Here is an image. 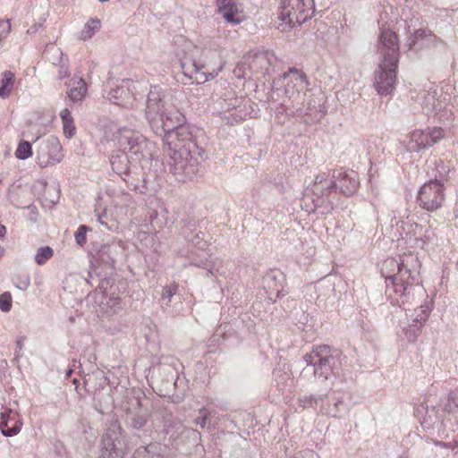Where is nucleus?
Returning <instances> with one entry per match:
<instances>
[{
    "instance_id": "nucleus-1",
    "label": "nucleus",
    "mask_w": 458,
    "mask_h": 458,
    "mask_svg": "<svg viewBox=\"0 0 458 458\" xmlns=\"http://www.w3.org/2000/svg\"><path fill=\"white\" fill-rule=\"evenodd\" d=\"M420 262L417 254L403 253L398 259L388 258L381 267V275L386 279V293L399 306L415 301L422 297L424 288L420 284Z\"/></svg>"
},
{
    "instance_id": "nucleus-2",
    "label": "nucleus",
    "mask_w": 458,
    "mask_h": 458,
    "mask_svg": "<svg viewBox=\"0 0 458 458\" xmlns=\"http://www.w3.org/2000/svg\"><path fill=\"white\" fill-rule=\"evenodd\" d=\"M281 78L284 84V98L282 106L286 112L294 114H311L317 111L319 103H317L311 96L307 99L309 81L306 73L295 67H290Z\"/></svg>"
},
{
    "instance_id": "nucleus-3",
    "label": "nucleus",
    "mask_w": 458,
    "mask_h": 458,
    "mask_svg": "<svg viewBox=\"0 0 458 458\" xmlns=\"http://www.w3.org/2000/svg\"><path fill=\"white\" fill-rule=\"evenodd\" d=\"M145 116L154 133L162 137L186 123L183 114L175 107L167 106L157 88L150 89L148 95Z\"/></svg>"
},
{
    "instance_id": "nucleus-4",
    "label": "nucleus",
    "mask_w": 458,
    "mask_h": 458,
    "mask_svg": "<svg viewBox=\"0 0 458 458\" xmlns=\"http://www.w3.org/2000/svg\"><path fill=\"white\" fill-rule=\"evenodd\" d=\"M344 359L341 350L327 344L314 345L303 356L307 368L312 367L313 376L321 381L341 377L344 375Z\"/></svg>"
},
{
    "instance_id": "nucleus-5",
    "label": "nucleus",
    "mask_w": 458,
    "mask_h": 458,
    "mask_svg": "<svg viewBox=\"0 0 458 458\" xmlns=\"http://www.w3.org/2000/svg\"><path fill=\"white\" fill-rule=\"evenodd\" d=\"M422 112L439 123L450 122L454 118L452 96L435 83H430L418 95Z\"/></svg>"
},
{
    "instance_id": "nucleus-6",
    "label": "nucleus",
    "mask_w": 458,
    "mask_h": 458,
    "mask_svg": "<svg viewBox=\"0 0 458 458\" xmlns=\"http://www.w3.org/2000/svg\"><path fill=\"white\" fill-rule=\"evenodd\" d=\"M181 235L189 248L190 265L206 267L208 256H212L208 249L209 240L206 239L207 233L200 230L197 221L188 220L181 228Z\"/></svg>"
},
{
    "instance_id": "nucleus-7",
    "label": "nucleus",
    "mask_w": 458,
    "mask_h": 458,
    "mask_svg": "<svg viewBox=\"0 0 458 458\" xmlns=\"http://www.w3.org/2000/svg\"><path fill=\"white\" fill-rule=\"evenodd\" d=\"M202 55L208 58L209 55L219 57L216 52L211 50L204 51ZM181 68L183 76L188 79L190 83L203 84L209 80L216 78L224 67L220 61L219 65L216 66L212 61L196 60L193 57L184 56L181 59Z\"/></svg>"
},
{
    "instance_id": "nucleus-8",
    "label": "nucleus",
    "mask_w": 458,
    "mask_h": 458,
    "mask_svg": "<svg viewBox=\"0 0 458 458\" xmlns=\"http://www.w3.org/2000/svg\"><path fill=\"white\" fill-rule=\"evenodd\" d=\"M203 153V149L200 152H195L178 150V148L174 152L166 153L169 156L170 173L180 182L191 180L200 170Z\"/></svg>"
},
{
    "instance_id": "nucleus-9",
    "label": "nucleus",
    "mask_w": 458,
    "mask_h": 458,
    "mask_svg": "<svg viewBox=\"0 0 458 458\" xmlns=\"http://www.w3.org/2000/svg\"><path fill=\"white\" fill-rule=\"evenodd\" d=\"M117 141L122 150L135 163H140L141 160L153 157L154 143L148 141L139 131L127 128L120 129Z\"/></svg>"
},
{
    "instance_id": "nucleus-10",
    "label": "nucleus",
    "mask_w": 458,
    "mask_h": 458,
    "mask_svg": "<svg viewBox=\"0 0 458 458\" xmlns=\"http://www.w3.org/2000/svg\"><path fill=\"white\" fill-rule=\"evenodd\" d=\"M315 13L314 0H281L279 19L293 29L310 19Z\"/></svg>"
},
{
    "instance_id": "nucleus-11",
    "label": "nucleus",
    "mask_w": 458,
    "mask_h": 458,
    "mask_svg": "<svg viewBox=\"0 0 458 458\" xmlns=\"http://www.w3.org/2000/svg\"><path fill=\"white\" fill-rule=\"evenodd\" d=\"M415 415L420 418V425L425 432L432 437L446 438L449 437L446 416L442 410L435 406L420 404L415 410Z\"/></svg>"
},
{
    "instance_id": "nucleus-12",
    "label": "nucleus",
    "mask_w": 458,
    "mask_h": 458,
    "mask_svg": "<svg viewBox=\"0 0 458 458\" xmlns=\"http://www.w3.org/2000/svg\"><path fill=\"white\" fill-rule=\"evenodd\" d=\"M162 141L165 153L174 152L176 148L195 152L202 151L195 140L194 128L188 123L165 133Z\"/></svg>"
},
{
    "instance_id": "nucleus-13",
    "label": "nucleus",
    "mask_w": 458,
    "mask_h": 458,
    "mask_svg": "<svg viewBox=\"0 0 458 458\" xmlns=\"http://www.w3.org/2000/svg\"><path fill=\"white\" fill-rule=\"evenodd\" d=\"M127 451L125 435L117 421L110 423L102 437L100 458H124Z\"/></svg>"
},
{
    "instance_id": "nucleus-14",
    "label": "nucleus",
    "mask_w": 458,
    "mask_h": 458,
    "mask_svg": "<svg viewBox=\"0 0 458 458\" xmlns=\"http://www.w3.org/2000/svg\"><path fill=\"white\" fill-rule=\"evenodd\" d=\"M334 191H335V179L333 177V170L330 173H318L304 191L303 201L310 197V194L317 197L312 199V206L306 205V210L315 212L318 207L323 204L322 197L328 196Z\"/></svg>"
},
{
    "instance_id": "nucleus-15",
    "label": "nucleus",
    "mask_w": 458,
    "mask_h": 458,
    "mask_svg": "<svg viewBox=\"0 0 458 458\" xmlns=\"http://www.w3.org/2000/svg\"><path fill=\"white\" fill-rule=\"evenodd\" d=\"M445 190L444 183L440 180L430 179L419 191L418 201L420 206L429 212L437 210L445 202Z\"/></svg>"
},
{
    "instance_id": "nucleus-16",
    "label": "nucleus",
    "mask_w": 458,
    "mask_h": 458,
    "mask_svg": "<svg viewBox=\"0 0 458 458\" xmlns=\"http://www.w3.org/2000/svg\"><path fill=\"white\" fill-rule=\"evenodd\" d=\"M37 141L36 159L39 166L47 167L62 161L63 148L56 137L50 135L40 140L38 139Z\"/></svg>"
},
{
    "instance_id": "nucleus-17",
    "label": "nucleus",
    "mask_w": 458,
    "mask_h": 458,
    "mask_svg": "<svg viewBox=\"0 0 458 458\" xmlns=\"http://www.w3.org/2000/svg\"><path fill=\"white\" fill-rule=\"evenodd\" d=\"M377 53L379 63L399 64V39L394 31L386 28L381 30L377 44Z\"/></svg>"
},
{
    "instance_id": "nucleus-18",
    "label": "nucleus",
    "mask_w": 458,
    "mask_h": 458,
    "mask_svg": "<svg viewBox=\"0 0 458 458\" xmlns=\"http://www.w3.org/2000/svg\"><path fill=\"white\" fill-rule=\"evenodd\" d=\"M398 64L379 63L378 69L375 72L374 86L380 95H387L393 92L397 76Z\"/></svg>"
},
{
    "instance_id": "nucleus-19",
    "label": "nucleus",
    "mask_w": 458,
    "mask_h": 458,
    "mask_svg": "<svg viewBox=\"0 0 458 458\" xmlns=\"http://www.w3.org/2000/svg\"><path fill=\"white\" fill-rule=\"evenodd\" d=\"M425 165L428 175L440 182L448 178L454 169V163L446 153L429 156Z\"/></svg>"
},
{
    "instance_id": "nucleus-20",
    "label": "nucleus",
    "mask_w": 458,
    "mask_h": 458,
    "mask_svg": "<svg viewBox=\"0 0 458 458\" xmlns=\"http://www.w3.org/2000/svg\"><path fill=\"white\" fill-rule=\"evenodd\" d=\"M348 412V404L344 401V397L339 392L330 390L326 394H323L320 410L321 415L341 419L347 415Z\"/></svg>"
},
{
    "instance_id": "nucleus-21",
    "label": "nucleus",
    "mask_w": 458,
    "mask_h": 458,
    "mask_svg": "<svg viewBox=\"0 0 458 458\" xmlns=\"http://www.w3.org/2000/svg\"><path fill=\"white\" fill-rule=\"evenodd\" d=\"M124 411V421L128 427L134 429H140L148 422V411L142 410L140 399L135 397L130 399L127 402Z\"/></svg>"
},
{
    "instance_id": "nucleus-22",
    "label": "nucleus",
    "mask_w": 458,
    "mask_h": 458,
    "mask_svg": "<svg viewBox=\"0 0 458 458\" xmlns=\"http://www.w3.org/2000/svg\"><path fill=\"white\" fill-rule=\"evenodd\" d=\"M276 57L271 52H261L255 54L250 58L247 64L250 75H269L273 72V65Z\"/></svg>"
},
{
    "instance_id": "nucleus-23",
    "label": "nucleus",
    "mask_w": 458,
    "mask_h": 458,
    "mask_svg": "<svg viewBox=\"0 0 458 458\" xmlns=\"http://www.w3.org/2000/svg\"><path fill=\"white\" fill-rule=\"evenodd\" d=\"M333 177L335 179V191L343 195L351 196L359 188L357 174L353 171L333 170Z\"/></svg>"
},
{
    "instance_id": "nucleus-24",
    "label": "nucleus",
    "mask_w": 458,
    "mask_h": 458,
    "mask_svg": "<svg viewBox=\"0 0 458 458\" xmlns=\"http://www.w3.org/2000/svg\"><path fill=\"white\" fill-rule=\"evenodd\" d=\"M22 427V422L19 419L17 412L12 410L5 411L1 413L0 430L5 437H13L17 435Z\"/></svg>"
},
{
    "instance_id": "nucleus-25",
    "label": "nucleus",
    "mask_w": 458,
    "mask_h": 458,
    "mask_svg": "<svg viewBox=\"0 0 458 458\" xmlns=\"http://www.w3.org/2000/svg\"><path fill=\"white\" fill-rule=\"evenodd\" d=\"M110 164L113 171L120 175L124 181H126V176H129L133 169H136L135 161L123 151L121 154L113 155L110 159Z\"/></svg>"
},
{
    "instance_id": "nucleus-26",
    "label": "nucleus",
    "mask_w": 458,
    "mask_h": 458,
    "mask_svg": "<svg viewBox=\"0 0 458 458\" xmlns=\"http://www.w3.org/2000/svg\"><path fill=\"white\" fill-rule=\"evenodd\" d=\"M218 13L222 17L231 24H239L242 21V17L235 5L234 0H216Z\"/></svg>"
},
{
    "instance_id": "nucleus-27",
    "label": "nucleus",
    "mask_w": 458,
    "mask_h": 458,
    "mask_svg": "<svg viewBox=\"0 0 458 458\" xmlns=\"http://www.w3.org/2000/svg\"><path fill=\"white\" fill-rule=\"evenodd\" d=\"M406 148L409 152L419 153L429 148L427 132L422 130H414L407 136Z\"/></svg>"
},
{
    "instance_id": "nucleus-28",
    "label": "nucleus",
    "mask_w": 458,
    "mask_h": 458,
    "mask_svg": "<svg viewBox=\"0 0 458 458\" xmlns=\"http://www.w3.org/2000/svg\"><path fill=\"white\" fill-rule=\"evenodd\" d=\"M280 279L277 280V276L276 274L267 275L264 278V288L267 291L268 298L276 301L280 296L283 291V283H282V275L279 274Z\"/></svg>"
},
{
    "instance_id": "nucleus-29",
    "label": "nucleus",
    "mask_w": 458,
    "mask_h": 458,
    "mask_svg": "<svg viewBox=\"0 0 458 458\" xmlns=\"http://www.w3.org/2000/svg\"><path fill=\"white\" fill-rule=\"evenodd\" d=\"M70 89L68 91V97L73 103L81 102L86 96L87 93V84L83 79L79 78L78 80H74L72 84H70Z\"/></svg>"
},
{
    "instance_id": "nucleus-30",
    "label": "nucleus",
    "mask_w": 458,
    "mask_h": 458,
    "mask_svg": "<svg viewBox=\"0 0 458 458\" xmlns=\"http://www.w3.org/2000/svg\"><path fill=\"white\" fill-rule=\"evenodd\" d=\"M14 84V74L10 71H5L0 78V98H6L10 96Z\"/></svg>"
},
{
    "instance_id": "nucleus-31",
    "label": "nucleus",
    "mask_w": 458,
    "mask_h": 458,
    "mask_svg": "<svg viewBox=\"0 0 458 458\" xmlns=\"http://www.w3.org/2000/svg\"><path fill=\"white\" fill-rule=\"evenodd\" d=\"M43 57L55 66L64 61L62 50L53 44H49L46 47L43 52Z\"/></svg>"
},
{
    "instance_id": "nucleus-32",
    "label": "nucleus",
    "mask_w": 458,
    "mask_h": 458,
    "mask_svg": "<svg viewBox=\"0 0 458 458\" xmlns=\"http://www.w3.org/2000/svg\"><path fill=\"white\" fill-rule=\"evenodd\" d=\"M181 364L179 360L173 356L163 357L160 361V369L167 371V377H170L171 380H174L177 377L178 367Z\"/></svg>"
},
{
    "instance_id": "nucleus-33",
    "label": "nucleus",
    "mask_w": 458,
    "mask_h": 458,
    "mask_svg": "<svg viewBox=\"0 0 458 458\" xmlns=\"http://www.w3.org/2000/svg\"><path fill=\"white\" fill-rule=\"evenodd\" d=\"M157 449V445L155 444L139 447L135 451L132 458H164L159 454H156Z\"/></svg>"
},
{
    "instance_id": "nucleus-34",
    "label": "nucleus",
    "mask_w": 458,
    "mask_h": 458,
    "mask_svg": "<svg viewBox=\"0 0 458 458\" xmlns=\"http://www.w3.org/2000/svg\"><path fill=\"white\" fill-rule=\"evenodd\" d=\"M100 30V21L98 19H91L85 25L81 32V39L87 40L93 37V35Z\"/></svg>"
},
{
    "instance_id": "nucleus-35",
    "label": "nucleus",
    "mask_w": 458,
    "mask_h": 458,
    "mask_svg": "<svg viewBox=\"0 0 458 458\" xmlns=\"http://www.w3.org/2000/svg\"><path fill=\"white\" fill-rule=\"evenodd\" d=\"M274 377L277 386L281 390H284L289 386L293 381L291 373L288 371H283L281 369H275Z\"/></svg>"
},
{
    "instance_id": "nucleus-36",
    "label": "nucleus",
    "mask_w": 458,
    "mask_h": 458,
    "mask_svg": "<svg viewBox=\"0 0 458 458\" xmlns=\"http://www.w3.org/2000/svg\"><path fill=\"white\" fill-rule=\"evenodd\" d=\"M31 144L27 140H21L15 150V157L20 160L28 159L32 156Z\"/></svg>"
},
{
    "instance_id": "nucleus-37",
    "label": "nucleus",
    "mask_w": 458,
    "mask_h": 458,
    "mask_svg": "<svg viewBox=\"0 0 458 458\" xmlns=\"http://www.w3.org/2000/svg\"><path fill=\"white\" fill-rule=\"evenodd\" d=\"M427 132L429 148L439 142L445 136V131L441 127L435 126L428 129Z\"/></svg>"
},
{
    "instance_id": "nucleus-38",
    "label": "nucleus",
    "mask_w": 458,
    "mask_h": 458,
    "mask_svg": "<svg viewBox=\"0 0 458 458\" xmlns=\"http://www.w3.org/2000/svg\"><path fill=\"white\" fill-rule=\"evenodd\" d=\"M178 290V285L176 284H171L169 285H165L162 289L161 301L166 306H170L172 301V298L176 294Z\"/></svg>"
},
{
    "instance_id": "nucleus-39",
    "label": "nucleus",
    "mask_w": 458,
    "mask_h": 458,
    "mask_svg": "<svg viewBox=\"0 0 458 458\" xmlns=\"http://www.w3.org/2000/svg\"><path fill=\"white\" fill-rule=\"evenodd\" d=\"M53 256V250L47 246L38 250L35 256V261L38 265L45 264Z\"/></svg>"
},
{
    "instance_id": "nucleus-40",
    "label": "nucleus",
    "mask_w": 458,
    "mask_h": 458,
    "mask_svg": "<svg viewBox=\"0 0 458 458\" xmlns=\"http://www.w3.org/2000/svg\"><path fill=\"white\" fill-rule=\"evenodd\" d=\"M410 222H411L410 220H409V222L402 221V228L403 230H405V225L409 226L410 228L406 232V235L407 236L412 235L415 237L416 240H418L422 235V233H421L422 228L420 226H419L416 223L409 224Z\"/></svg>"
},
{
    "instance_id": "nucleus-41",
    "label": "nucleus",
    "mask_w": 458,
    "mask_h": 458,
    "mask_svg": "<svg viewBox=\"0 0 458 458\" xmlns=\"http://www.w3.org/2000/svg\"><path fill=\"white\" fill-rule=\"evenodd\" d=\"M13 305V297L9 292H4L0 294V310L3 312L11 310Z\"/></svg>"
},
{
    "instance_id": "nucleus-42",
    "label": "nucleus",
    "mask_w": 458,
    "mask_h": 458,
    "mask_svg": "<svg viewBox=\"0 0 458 458\" xmlns=\"http://www.w3.org/2000/svg\"><path fill=\"white\" fill-rule=\"evenodd\" d=\"M89 231V227L85 225H81L78 227L74 233L75 242L78 245L83 246L86 242V233Z\"/></svg>"
},
{
    "instance_id": "nucleus-43",
    "label": "nucleus",
    "mask_w": 458,
    "mask_h": 458,
    "mask_svg": "<svg viewBox=\"0 0 458 458\" xmlns=\"http://www.w3.org/2000/svg\"><path fill=\"white\" fill-rule=\"evenodd\" d=\"M212 266H215V273L217 275V280H215V283L218 284L220 285V280L219 277L226 278L228 276V273L225 268H224V262L220 261L217 263V261H212Z\"/></svg>"
},
{
    "instance_id": "nucleus-44",
    "label": "nucleus",
    "mask_w": 458,
    "mask_h": 458,
    "mask_svg": "<svg viewBox=\"0 0 458 458\" xmlns=\"http://www.w3.org/2000/svg\"><path fill=\"white\" fill-rule=\"evenodd\" d=\"M199 416L198 418H196L193 422L196 425H199L201 428H204L207 425L208 416L210 413L206 408H201L199 411Z\"/></svg>"
},
{
    "instance_id": "nucleus-45",
    "label": "nucleus",
    "mask_w": 458,
    "mask_h": 458,
    "mask_svg": "<svg viewBox=\"0 0 458 458\" xmlns=\"http://www.w3.org/2000/svg\"><path fill=\"white\" fill-rule=\"evenodd\" d=\"M420 332V327L415 324L409 328H404L405 337L409 342H415Z\"/></svg>"
},
{
    "instance_id": "nucleus-46",
    "label": "nucleus",
    "mask_w": 458,
    "mask_h": 458,
    "mask_svg": "<svg viewBox=\"0 0 458 458\" xmlns=\"http://www.w3.org/2000/svg\"><path fill=\"white\" fill-rule=\"evenodd\" d=\"M210 258L211 256H208V265L206 267H199L206 270L205 276L212 278L215 282V280H217V275L215 273V266H212V260H210Z\"/></svg>"
},
{
    "instance_id": "nucleus-47",
    "label": "nucleus",
    "mask_w": 458,
    "mask_h": 458,
    "mask_svg": "<svg viewBox=\"0 0 458 458\" xmlns=\"http://www.w3.org/2000/svg\"><path fill=\"white\" fill-rule=\"evenodd\" d=\"M318 291H319V293L318 295V300L320 301L322 296L327 295L326 292H328L329 293H333L335 291V287L332 284H319Z\"/></svg>"
},
{
    "instance_id": "nucleus-48",
    "label": "nucleus",
    "mask_w": 458,
    "mask_h": 458,
    "mask_svg": "<svg viewBox=\"0 0 458 458\" xmlns=\"http://www.w3.org/2000/svg\"><path fill=\"white\" fill-rule=\"evenodd\" d=\"M56 66H58L57 78L59 80H63L69 75V68H68L66 62L64 61L63 63H61L60 64H57Z\"/></svg>"
},
{
    "instance_id": "nucleus-49",
    "label": "nucleus",
    "mask_w": 458,
    "mask_h": 458,
    "mask_svg": "<svg viewBox=\"0 0 458 458\" xmlns=\"http://www.w3.org/2000/svg\"><path fill=\"white\" fill-rule=\"evenodd\" d=\"M420 313L417 314L416 318H415L416 322L425 321L428 318L429 312H430V309L428 305L420 306Z\"/></svg>"
},
{
    "instance_id": "nucleus-50",
    "label": "nucleus",
    "mask_w": 458,
    "mask_h": 458,
    "mask_svg": "<svg viewBox=\"0 0 458 458\" xmlns=\"http://www.w3.org/2000/svg\"><path fill=\"white\" fill-rule=\"evenodd\" d=\"M323 394L318 397L311 395V403L310 408H312L317 411L318 414H320L321 410V402H322Z\"/></svg>"
},
{
    "instance_id": "nucleus-51",
    "label": "nucleus",
    "mask_w": 458,
    "mask_h": 458,
    "mask_svg": "<svg viewBox=\"0 0 458 458\" xmlns=\"http://www.w3.org/2000/svg\"><path fill=\"white\" fill-rule=\"evenodd\" d=\"M64 133L68 137L72 138L75 131V126L73 120L63 123Z\"/></svg>"
},
{
    "instance_id": "nucleus-52",
    "label": "nucleus",
    "mask_w": 458,
    "mask_h": 458,
    "mask_svg": "<svg viewBox=\"0 0 458 458\" xmlns=\"http://www.w3.org/2000/svg\"><path fill=\"white\" fill-rule=\"evenodd\" d=\"M246 67L248 68L246 64H239L233 70V73L238 78L245 79L248 76L246 72Z\"/></svg>"
},
{
    "instance_id": "nucleus-53",
    "label": "nucleus",
    "mask_w": 458,
    "mask_h": 458,
    "mask_svg": "<svg viewBox=\"0 0 458 458\" xmlns=\"http://www.w3.org/2000/svg\"><path fill=\"white\" fill-rule=\"evenodd\" d=\"M11 30V23L9 20L0 21V37L6 38Z\"/></svg>"
},
{
    "instance_id": "nucleus-54",
    "label": "nucleus",
    "mask_w": 458,
    "mask_h": 458,
    "mask_svg": "<svg viewBox=\"0 0 458 458\" xmlns=\"http://www.w3.org/2000/svg\"><path fill=\"white\" fill-rule=\"evenodd\" d=\"M107 304L114 310V311H117L123 309L122 300L118 296L111 297Z\"/></svg>"
},
{
    "instance_id": "nucleus-55",
    "label": "nucleus",
    "mask_w": 458,
    "mask_h": 458,
    "mask_svg": "<svg viewBox=\"0 0 458 458\" xmlns=\"http://www.w3.org/2000/svg\"><path fill=\"white\" fill-rule=\"evenodd\" d=\"M311 395L312 394H310V395L305 394V395L300 396L298 398L299 406L303 409L310 408V403H311Z\"/></svg>"
},
{
    "instance_id": "nucleus-56",
    "label": "nucleus",
    "mask_w": 458,
    "mask_h": 458,
    "mask_svg": "<svg viewBox=\"0 0 458 458\" xmlns=\"http://www.w3.org/2000/svg\"><path fill=\"white\" fill-rule=\"evenodd\" d=\"M425 36H427V31L425 30L420 29L415 30L411 41L409 44L410 47L415 45L417 39L422 38Z\"/></svg>"
},
{
    "instance_id": "nucleus-57",
    "label": "nucleus",
    "mask_w": 458,
    "mask_h": 458,
    "mask_svg": "<svg viewBox=\"0 0 458 458\" xmlns=\"http://www.w3.org/2000/svg\"><path fill=\"white\" fill-rule=\"evenodd\" d=\"M434 443L437 445H441L445 448H450L453 450L458 447V440H454L453 442H448V443H444V442L436 440V441H434Z\"/></svg>"
},
{
    "instance_id": "nucleus-58",
    "label": "nucleus",
    "mask_w": 458,
    "mask_h": 458,
    "mask_svg": "<svg viewBox=\"0 0 458 458\" xmlns=\"http://www.w3.org/2000/svg\"><path fill=\"white\" fill-rule=\"evenodd\" d=\"M60 117L62 119L63 123L73 120L71 112L68 108H64L60 112Z\"/></svg>"
},
{
    "instance_id": "nucleus-59",
    "label": "nucleus",
    "mask_w": 458,
    "mask_h": 458,
    "mask_svg": "<svg viewBox=\"0 0 458 458\" xmlns=\"http://www.w3.org/2000/svg\"><path fill=\"white\" fill-rule=\"evenodd\" d=\"M304 454L309 458H318V454L312 450L304 451Z\"/></svg>"
},
{
    "instance_id": "nucleus-60",
    "label": "nucleus",
    "mask_w": 458,
    "mask_h": 458,
    "mask_svg": "<svg viewBox=\"0 0 458 458\" xmlns=\"http://www.w3.org/2000/svg\"><path fill=\"white\" fill-rule=\"evenodd\" d=\"M6 234V227L4 225H0V239H3Z\"/></svg>"
},
{
    "instance_id": "nucleus-61",
    "label": "nucleus",
    "mask_w": 458,
    "mask_h": 458,
    "mask_svg": "<svg viewBox=\"0 0 458 458\" xmlns=\"http://www.w3.org/2000/svg\"><path fill=\"white\" fill-rule=\"evenodd\" d=\"M120 91H121V92H123V87H119V88H117V89L114 90V98H117V94H118Z\"/></svg>"
},
{
    "instance_id": "nucleus-62",
    "label": "nucleus",
    "mask_w": 458,
    "mask_h": 458,
    "mask_svg": "<svg viewBox=\"0 0 458 458\" xmlns=\"http://www.w3.org/2000/svg\"><path fill=\"white\" fill-rule=\"evenodd\" d=\"M22 284H23V287H21V289H23V290L27 289V287H28V286H29V284H30L29 279H27L26 281H24Z\"/></svg>"
},
{
    "instance_id": "nucleus-63",
    "label": "nucleus",
    "mask_w": 458,
    "mask_h": 458,
    "mask_svg": "<svg viewBox=\"0 0 458 458\" xmlns=\"http://www.w3.org/2000/svg\"><path fill=\"white\" fill-rule=\"evenodd\" d=\"M191 432H192V434H194L196 436H199V437L200 436L199 432L195 429H191Z\"/></svg>"
},
{
    "instance_id": "nucleus-64",
    "label": "nucleus",
    "mask_w": 458,
    "mask_h": 458,
    "mask_svg": "<svg viewBox=\"0 0 458 458\" xmlns=\"http://www.w3.org/2000/svg\"><path fill=\"white\" fill-rule=\"evenodd\" d=\"M398 458H410V457L406 454H403V455L399 456Z\"/></svg>"
}]
</instances>
